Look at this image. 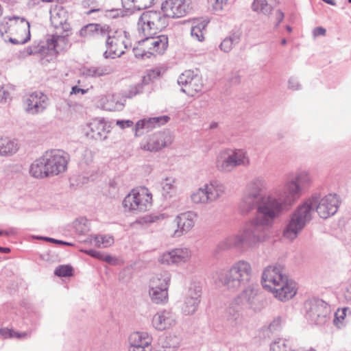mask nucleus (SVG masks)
<instances>
[{
  "label": "nucleus",
  "mask_w": 351,
  "mask_h": 351,
  "mask_svg": "<svg viewBox=\"0 0 351 351\" xmlns=\"http://www.w3.org/2000/svg\"><path fill=\"white\" fill-rule=\"evenodd\" d=\"M267 188L266 180L261 176L254 177L247 183L239 204V212L247 215L256 210V215L246 221L238 233L220 241L217 245L219 250L253 247L266 240L275 219L283 212L274 200L264 193Z\"/></svg>",
  "instance_id": "1"
},
{
  "label": "nucleus",
  "mask_w": 351,
  "mask_h": 351,
  "mask_svg": "<svg viewBox=\"0 0 351 351\" xmlns=\"http://www.w3.org/2000/svg\"><path fill=\"white\" fill-rule=\"evenodd\" d=\"M339 204L336 194L330 193L324 197L319 194L313 195L292 213L283 230L284 237L290 241L294 240L311 221L315 211L321 218L327 219L337 212Z\"/></svg>",
  "instance_id": "2"
},
{
  "label": "nucleus",
  "mask_w": 351,
  "mask_h": 351,
  "mask_svg": "<svg viewBox=\"0 0 351 351\" xmlns=\"http://www.w3.org/2000/svg\"><path fill=\"white\" fill-rule=\"evenodd\" d=\"M312 183V177L308 171H302L289 178L280 185L266 194L282 210L288 209Z\"/></svg>",
  "instance_id": "3"
},
{
  "label": "nucleus",
  "mask_w": 351,
  "mask_h": 351,
  "mask_svg": "<svg viewBox=\"0 0 351 351\" xmlns=\"http://www.w3.org/2000/svg\"><path fill=\"white\" fill-rule=\"evenodd\" d=\"M69 156L60 149H52L36 160L31 165L29 173L36 178L58 175L67 169Z\"/></svg>",
  "instance_id": "4"
},
{
  "label": "nucleus",
  "mask_w": 351,
  "mask_h": 351,
  "mask_svg": "<svg viewBox=\"0 0 351 351\" xmlns=\"http://www.w3.org/2000/svg\"><path fill=\"white\" fill-rule=\"evenodd\" d=\"M262 285L272 292L279 300L292 298L296 293L295 283L289 281L280 266H268L262 275Z\"/></svg>",
  "instance_id": "5"
},
{
  "label": "nucleus",
  "mask_w": 351,
  "mask_h": 351,
  "mask_svg": "<svg viewBox=\"0 0 351 351\" xmlns=\"http://www.w3.org/2000/svg\"><path fill=\"white\" fill-rule=\"evenodd\" d=\"M218 280L227 290L238 291L254 281L252 265L246 261H238L222 271L219 275Z\"/></svg>",
  "instance_id": "6"
},
{
  "label": "nucleus",
  "mask_w": 351,
  "mask_h": 351,
  "mask_svg": "<svg viewBox=\"0 0 351 351\" xmlns=\"http://www.w3.org/2000/svg\"><path fill=\"white\" fill-rule=\"evenodd\" d=\"M215 167L221 173H230L239 167L250 165L247 152L243 149H223L219 152L215 159Z\"/></svg>",
  "instance_id": "7"
},
{
  "label": "nucleus",
  "mask_w": 351,
  "mask_h": 351,
  "mask_svg": "<svg viewBox=\"0 0 351 351\" xmlns=\"http://www.w3.org/2000/svg\"><path fill=\"white\" fill-rule=\"evenodd\" d=\"M168 20L164 12L149 10L144 12L138 21L139 34L143 36H154L158 31L165 29Z\"/></svg>",
  "instance_id": "8"
},
{
  "label": "nucleus",
  "mask_w": 351,
  "mask_h": 351,
  "mask_svg": "<svg viewBox=\"0 0 351 351\" xmlns=\"http://www.w3.org/2000/svg\"><path fill=\"white\" fill-rule=\"evenodd\" d=\"M105 41L107 47V51L104 53L105 58H114L112 55L120 57L132 46L129 34L123 30L116 31L112 35L109 34Z\"/></svg>",
  "instance_id": "9"
},
{
  "label": "nucleus",
  "mask_w": 351,
  "mask_h": 351,
  "mask_svg": "<svg viewBox=\"0 0 351 351\" xmlns=\"http://www.w3.org/2000/svg\"><path fill=\"white\" fill-rule=\"evenodd\" d=\"M306 318L313 324L323 325L328 319L330 307L327 303L320 299L313 298L304 304Z\"/></svg>",
  "instance_id": "10"
},
{
  "label": "nucleus",
  "mask_w": 351,
  "mask_h": 351,
  "mask_svg": "<svg viewBox=\"0 0 351 351\" xmlns=\"http://www.w3.org/2000/svg\"><path fill=\"white\" fill-rule=\"evenodd\" d=\"M152 195L142 190L141 192L132 190L124 198L122 204L125 210L130 212L146 211L152 204Z\"/></svg>",
  "instance_id": "11"
},
{
  "label": "nucleus",
  "mask_w": 351,
  "mask_h": 351,
  "mask_svg": "<svg viewBox=\"0 0 351 351\" xmlns=\"http://www.w3.org/2000/svg\"><path fill=\"white\" fill-rule=\"evenodd\" d=\"M178 83L181 86V90L191 97L201 92L204 87L202 77L191 70L182 73L178 77Z\"/></svg>",
  "instance_id": "12"
},
{
  "label": "nucleus",
  "mask_w": 351,
  "mask_h": 351,
  "mask_svg": "<svg viewBox=\"0 0 351 351\" xmlns=\"http://www.w3.org/2000/svg\"><path fill=\"white\" fill-rule=\"evenodd\" d=\"M173 142V136L169 130H163L151 134L147 140L142 141V149L157 152L169 146Z\"/></svg>",
  "instance_id": "13"
},
{
  "label": "nucleus",
  "mask_w": 351,
  "mask_h": 351,
  "mask_svg": "<svg viewBox=\"0 0 351 351\" xmlns=\"http://www.w3.org/2000/svg\"><path fill=\"white\" fill-rule=\"evenodd\" d=\"M201 295V285L199 282L191 283L184 298L182 306V311L184 315H193L196 312L200 303Z\"/></svg>",
  "instance_id": "14"
},
{
  "label": "nucleus",
  "mask_w": 351,
  "mask_h": 351,
  "mask_svg": "<svg viewBox=\"0 0 351 351\" xmlns=\"http://www.w3.org/2000/svg\"><path fill=\"white\" fill-rule=\"evenodd\" d=\"M10 22H14L13 30L16 32L17 37L9 38V41L14 45H23L31 38L30 24L23 17L14 16L9 18Z\"/></svg>",
  "instance_id": "15"
},
{
  "label": "nucleus",
  "mask_w": 351,
  "mask_h": 351,
  "mask_svg": "<svg viewBox=\"0 0 351 351\" xmlns=\"http://www.w3.org/2000/svg\"><path fill=\"white\" fill-rule=\"evenodd\" d=\"M48 104L47 96L39 91L32 93L24 101L25 111L30 114L43 112Z\"/></svg>",
  "instance_id": "16"
},
{
  "label": "nucleus",
  "mask_w": 351,
  "mask_h": 351,
  "mask_svg": "<svg viewBox=\"0 0 351 351\" xmlns=\"http://www.w3.org/2000/svg\"><path fill=\"white\" fill-rule=\"evenodd\" d=\"M258 287L254 281L243 287L241 292L234 298V303L241 306L254 308L257 301Z\"/></svg>",
  "instance_id": "17"
},
{
  "label": "nucleus",
  "mask_w": 351,
  "mask_h": 351,
  "mask_svg": "<svg viewBox=\"0 0 351 351\" xmlns=\"http://www.w3.org/2000/svg\"><path fill=\"white\" fill-rule=\"evenodd\" d=\"M191 256V251L188 248H176L162 254L159 261L168 265L180 264L187 262Z\"/></svg>",
  "instance_id": "18"
},
{
  "label": "nucleus",
  "mask_w": 351,
  "mask_h": 351,
  "mask_svg": "<svg viewBox=\"0 0 351 351\" xmlns=\"http://www.w3.org/2000/svg\"><path fill=\"white\" fill-rule=\"evenodd\" d=\"M197 214L193 211L181 213L175 219L178 229L175 230L173 236L178 237L187 233L195 224Z\"/></svg>",
  "instance_id": "19"
},
{
  "label": "nucleus",
  "mask_w": 351,
  "mask_h": 351,
  "mask_svg": "<svg viewBox=\"0 0 351 351\" xmlns=\"http://www.w3.org/2000/svg\"><path fill=\"white\" fill-rule=\"evenodd\" d=\"M186 7L184 0H166L161 9L167 18H180L186 14Z\"/></svg>",
  "instance_id": "20"
},
{
  "label": "nucleus",
  "mask_w": 351,
  "mask_h": 351,
  "mask_svg": "<svg viewBox=\"0 0 351 351\" xmlns=\"http://www.w3.org/2000/svg\"><path fill=\"white\" fill-rule=\"evenodd\" d=\"M110 125L104 119L96 118L89 123V136L96 141H104L110 131Z\"/></svg>",
  "instance_id": "21"
},
{
  "label": "nucleus",
  "mask_w": 351,
  "mask_h": 351,
  "mask_svg": "<svg viewBox=\"0 0 351 351\" xmlns=\"http://www.w3.org/2000/svg\"><path fill=\"white\" fill-rule=\"evenodd\" d=\"M176 323V316L171 311L165 310L157 313L152 319L154 327L158 330L168 329Z\"/></svg>",
  "instance_id": "22"
},
{
  "label": "nucleus",
  "mask_w": 351,
  "mask_h": 351,
  "mask_svg": "<svg viewBox=\"0 0 351 351\" xmlns=\"http://www.w3.org/2000/svg\"><path fill=\"white\" fill-rule=\"evenodd\" d=\"M50 21L51 25L57 29H61L63 32H66L69 29V25L67 23L69 14L66 10L62 7H56L50 12Z\"/></svg>",
  "instance_id": "23"
},
{
  "label": "nucleus",
  "mask_w": 351,
  "mask_h": 351,
  "mask_svg": "<svg viewBox=\"0 0 351 351\" xmlns=\"http://www.w3.org/2000/svg\"><path fill=\"white\" fill-rule=\"evenodd\" d=\"M146 45L149 46V49L152 50V53L156 52L162 54L168 47V37L166 35H160L158 36H145L142 40Z\"/></svg>",
  "instance_id": "24"
},
{
  "label": "nucleus",
  "mask_w": 351,
  "mask_h": 351,
  "mask_svg": "<svg viewBox=\"0 0 351 351\" xmlns=\"http://www.w3.org/2000/svg\"><path fill=\"white\" fill-rule=\"evenodd\" d=\"M169 120V117L167 116L152 117L139 120L135 125V134L136 136L141 135V134H138L140 132L141 130H150L154 128L156 125L159 126L166 123Z\"/></svg>",
  "instance_id": "25"
},
{
  "label": "nucleus",
  "mask_w": 351,
  "mask_h": 351,
  "mask_svg": "<svg viewBox=\"0 0 351 351\" xmlns=\"http://www.w3.org/2000/svg\"><path fill=\"white\" fill-rule=\"evenodd\" d=\"M242 306L237 305L233 300L226 308L225 312V319L227 324L231 327H236L242 322L241 315V309Z\"/></svg>",
  "instance_id": "26"
},
{
  "label": "nucleus",
  "mask_w": 351,
  "mask_h": 351,
  "mask_svg": "<svg viewBox=\"0 0 351 351\" xmlns=\"http://www.w3.org/2000/svg\"><path fill=\"white\" fill-rule=\"evenodd\" d=\"M204 187L210 204L217 201L226 192V186L218 180H212L209 183L205 184Z\"/></svg>",
  "instance_id": "27"
},
{
  "label": "nucleus",
  "mask_w": 351,
  "mask_h": 351,
  "mask_svg": "<svg viewBox=\"0 0 351 351\" xmlns=\"http://www.w3.org/2000/svg\"><path fill=\"white\" fill-rule=\"evenodd\" d=\"M116 67L113 64L96 63L89 66V77H101L114 73Z\"/></svg>",
  "instance_id": "28"
},
{
  "label": "nucleus",
  "mask_w": 351,
  "mask_h": 351,
  "mask_svg": "<svg viewBox=\"0 0 351 351\" xmlns=\"http://www.w3.org/2000/svg\"><path fill=\"white\" fill-rule=\"evenodd\" d=\"M242 32L240 30L232 31L226 37L219 45L220 49L225 52H230L233 47L241 41Z\"/></svg>",
  "instance_id": "29"
},
{
  "label": "nucleus",
  "mask_w": 351,
  "mask_h": 351,
  "mask_svg": "<svg viewBox=\"0 0 351 351\" xmlns=\"http://www.w3.org/2000/svg\"><path fill=\"white\" fill-rule=\"evenodd\" d=\"M171 278V274L168 271H162L156 274L150 279L149 287L165 288V289L168 290Z\"/></svg>",
  "instance_id": "30"
},
{
  "label": "nucleus",
  "mask_w": 351,
  "mask_h": 351,
  "mask_svg": "<svg viewBox=\"0 0 351 351\" xmlns=\"http://www.w3.org/2000/svg\"><path fill=\"white\" fill-rule=\"evenodd\" d=\"M109 27L99 23H89V38L92 40H106L109 34Z\"/></svg>",
  "instance_id": "31"
},
{
  "label": "nucleus",
  "mask_w": 351,
  "mask_h": 351,
  "mask_svg": "<svg viewBox=\"0 0 351 351\" xmlns=\"http://www.w3.org/2000/svg\"><path fill=\"white\" fill-rule=\"evenodd\" d=\"M68 32L69 30L63 32L62 34H58L56 32V34L52 36L51 39L47 40L48 47L56 51L63 50L69 41L67 38L69 36Z\"/></svg>",
  "instance_id": "32"
},
{
  "label": "nucleus",
  "mask_w": 351,
  "mask_h": 351,
  "mask_svg": "<svg viewBox=\"0 0 351 351\" xmlns=\"http://www.w3.org/2000/svg\"><path fill=\"white\" fill-rule=\"evenodd\" d=\"M152 338L146 332H134L129 337L130 345L151 348Z\"/></svg>",
  "instance_id": "33"
},
{
  "label": "nucleus",
  "mask_w": 351,
  "mask_h": 351,
  "mask_svg": "<svg viewBox=\"0 0 351 351\" xmlns=\"http://www.w3.org/2000/svg\"><path fill=\"white\" fill-rule=\"evenodd\" d=\"M151 300L157 304H165L168 301V290L161 288L149 287Z\"/></svg>",
  "instance_id": "34"
},
{
  "label": "nucleus",
  "mask_w": 351,
  "mask_h": 351,
  "mask_svg": "<svg viewBox=\"0 0 351 351\" xmlns=\"http://www.w3.org/2000/svg\"><path fill=\"white\" fill-rule=\"evenodd\" d=\"M89 240L90 243L99 248H106L114 244V239L112 235L110 234H95L90 236Z\"/></svg>",
  "instance_id": "35"
},
{
  "label": "nucleus",
  "mask_w": 351,
  "mask_h": 351,
  "mask_svg": "<svg viewBox=\"0 0 351 351\" xmlns=\"http://www.w3.org/2000/svg\"><path fill=\"white\" fill-rule=\"evenodd\" d=\"M276 5V0H254L252 8L254 11L269 14Z\"/></svg>",
  "instance_id": "36"
},
{
  "label": "nucleus",
  "mask_w": 351,
  "mask_h": 351,
  "mask_svg": "<svg viewBox=\"0 0 351 351\" xmlns=\"http://www.w3.org/2000/svg\"><path fill=\"white\" fill-rule=\"evenodd\" d=\"M101 108L108 111H119L123 109V104L115 99L114 96H108L101 99Z\"/></svg>",
  "instance_id": "37"
},
{
  "label": "nucleus",
  "mask_w": 351,
  "mask_h": 351,
  "mask_svg": "<svg viewBox=\"0 0 351 351\" xmlns=\"http://www.w3.org/2000/svg\"><path fill=\"white\" fill-rule=\"evenodd\" d=\"M18 149L17 144L8 138H0V155L14 154Z\"/></svg>",
  "instance_id": "38"
},
{
  "label": "nucleus",
  "mask_w": 351,
  "mask_h": 351,
  "mask_svg": "<svg viewBox=\"0 0 351 351\" xmlns=\"http://www.w3.org/2000/svg\"><path fill=\"white\" fill-rule=\"evenodd\" d=\"M191 199L193 203L196 204L205 205L210 204L204 185L191 194Z\"/></svg>",
  "instance_id": "39"
},
{
  "label": "nucleus",
  "mask_w": 351,
  "mask_h": 351,
  "mask_svg": "<svg viewBox=\"0 0 351 351\" xmlns=\"http://www.w3.org/2000/svg\"><path fill=\"white\" fill-rule=\"evenodd\" d=\"M208 22L202 21L193 25L191 29V35L198 41L204 40V30L207 26Z\"/></svg>",
  "instance_id": "40"
},
{
  "label": "nucleus",
  "mask_w": 351,
  "mask_h": 351,
  "mask_svg": "<svg viewBox=\"0 0 351 351\" xmlns=\"http://www.w3.org/2000/svg\"><path fill=\"white\" fill-rule=\"evenodd\" d=\"M175 182L176 179L173 177H167L161 182L163 195L167 196L175 191Z\"/></svg>",
  "instance_id": "41"
},
{
  "label": "nucleus",
  "mask_w": 351,
  "mask_h": 351,
  "mask_svg": "<svg viewBox=\"0 0 351 351\" xmlns=\"http://www.w3.org/2000/svg\"><path fill=\"white\" fill-rule=\"evenodd\" d=\"M289 346L290 344L288 340L278 339L271 343L270 351H288Z\"/></svg>",
  "instance_id": "42"
},
{
  "label": "nucleus",
  "mask_w": 351,
  "mask_h": 351,
  "mask_svg": "<svg viewBox=\"0 0 351 351\" xmlns=\"http://www.w3.org/2000/svg\"><path fill=\"white\" fill-rule=\"evenodd\" d=\"M73 274V267L69 265H59L54 271V274L58 277H69L72 276Z\"/></svg>",
  "instance_id": "43"
},
{
  "label": "nucleus",
  "mask_w": 351,
  "mask_h": 351,
  "mask_svg": "<svg viewBox=\"0 0 351 351\" xmlns=\"http://www.w3.org/2000/svg\"><path fill=\"white\" fill-rule=\"evenodd\" d=\"M342 295L343 300L351 304V280H348L342 289Z\"/></svg>",
  "instance_id": "44"
},
{
  "label": "nucleus",
  "mask_w": 351,
  "mask_h": 351,
  "mask_svg": "<svg viewBox=\"0 0 351 351\" xmlns=\"http://www.w3.org/2000/svg\"><path fill=\"white\" fill-rule=\"evenodd\" d=\"M14 22H10L9 20H3L0 23V34L3 36L4 34L8 33L9 31L13 30Z\"/></svg>",
  "instance_id": "45"
},
{
  "label": "nucleus",
  "mask_w": 351,
  "mask_h": 351,
  "mask_svg": "<svg viewBox=\"0 0 351 351\" xmlns=\"http://www.w3.org/2000/svg\"><path fill=\"white\" fill-rule=\"evenodd\" d=\"M143 91V86L141 84H136L134 86H131L128 90V93H125V96L127 98H132L138 94H140Z\"/></svg>",
  "instance_id": "46"
},
{
  "label": "nucleus",
  "mask_w": 351,
  "mask_h": 351,
  "mask_svg": "<svg viewBox=\"0 0 351 351\" xmlns=\"http://www.w3.org/2000/svg\"><path fill=\"white\" fill-rule=\"evenodd\" d=\"M87 221L86 219H82L81 221L77 224L75 223V228L77 231L81 232L82 234H86V232L88 231L86 226V223Z\"/></svg>",
  "instance_id": "47"
},
{
  "label": "nucleus",
  "mask_w": 351,
  "mask_h": 351,
  "mask_svg": "<svg viewBox=\"0 0 351 351\" xmlns=\"http://www.w3.org/2000/svg\"><path fill=\"white\" fill-rule=\"evenodd\" d=\"M10 97V93L3 86H0V103L6 102Z\"/></svg>",
  "instance_id": "48"
},
{
  "label": "nucleus",
  "mask_w": 351,
  "mask_h": 351,
  "mask_svg": "<svg viewBox=\"0 0 351 351\" xmlns=\"http://www.w3.org/2000/svg\"><path fill=\"white\" fill-rule=\"evenodd\" d=\"M288 84L289 88L293 90H299L301 88V85L300 84L298 80L293 77L289 78Z\"/></svg>",
  "instance_id": "49"
},
{
  "label": "nucleus",
  "mask_w": 351,
  "mask_h": 351,
  "mask_svg": "<svg viewBox=\"0 0 351 351\" xmlns=\"http://www.w3.org/2000/svg\"><path fill=\"white\" fill-rule=\"evenodd\" d=\"M348 310V308H344L341 311L339 310L335 315L334 322L336 323L337 321L341 322L343 319H344L346 311Z\"/></svg>",
  "instance_id": "50"
},
{
  "label": "nucleus",
  "mask_w": 351,
  "mask_h": 351,
  "mask_svg": "<svg viewBox=\"0 0 351 351\" xmlns=\"http://www.w3.org/2000/svg\"><path fill=\"white\" fill-rule=\"evenodd\" d=\"M116 124L121 129L132 127L134 124L131 120H117Z\"/></svg>",
  "instance_id": "51"
},
{
  "label": "nucleus",
  "mask_w": 351,
  "mask_h": 351,
  "mask_svg": "<svg viewBox=\"0 0 351 351\" xmlns=\"http://www.w3.org/2000/svg\"><path fill=\"white\" fill-rule=\"evenodd\" d=\"M0 335L3 338H12L14 337V331L8 328H3L0 329Z\"/></svg>",
  "instance_id": "52"
},
{
  "label": "nucleus",
  "mask_w": 351,
  "mask_h": 351,
  "mask_svg": "<svg viewBox=\"0 0 351 351\" xmlns=\"http://www.w3.org/2000/svg\"><path fill=\"white\" fill-rule=\"evenodd\" d=\"M104 256H105V254L101 252L97 251L95 250H89V256H92L98 260L103 261Z\"/></svg>",
  "instance_id": "53"
},
{
  "label": "nucleus",
  "mask_w": 351,
  "mask_h": 351,
  "mask_svg": "<svg viewBox=\"0 0 351 351\" xmlns=\"http://www.w3.org/2000/svg\"><path fill=\"white\" fill-rule=\"evenodd\" d=\"M282 323V318L280 317H278L274 319V321L270 324L269 328L270 330H275L278 328V326H280Z\"/></svg>",
  "instance_id": "54"
},
{
  "label": "nucleus",
  "mask_w": 351,
  "mask_h": 351,
  "mask_svg": "<svg viewBox=\"0 0 351 351\" xmlns=\"http://www.w3.org/2000/svg\"><path fill=\"white\" fill-rule=\"evenodd\" d=\"M160 219H163L162 215H147L143 218L146 223H154Z\"/></svg>",
  "instance_id": "55"
},
{
  "label": "nucleus",
  "mask_w": 351,
  "mask_h": 351,
  "mask_svg": "<svg viewBox=\"0 0 351 351\" xmlns=\"http://www.w3.org/2000/svg\"><path fill=\"white\" fill-rule=\"evenodd\" d=\"M103 261H105L106 263H107L110 265H114L117 263L118 260L117 258L113 257L110 254H105V256H104Z\"/></svg>",
  "instance_id": "56"
},
{
  "label": "nucleus",
  "mask_w": 351,
  "mask_h": 351,
  "mask_svg": "<svg viewBox=\"0 0 351 351\" xmlns=\"http://www.w3.org/2000/svg\"><path fill=\"white\" fill-rule=\"evenodd\" d=\"M152 348H145L143 346L130 345L129 351H151Z\"/></svg>",
  "instance_id": "57"
},
{
  "label": "nucleus",
  "mask_w": 351,
  "mask_h": 351,
  "mask_svg": "<svg viewBox=\"0 0 351 351\" xmlns=\"http://www.w3.org/2000/svg\"><path fill=\"white\" fill-rule=\"evenodd\" d=\"M326 30L322 27H317L313 29V34L314 36H324Z\"/></svg>",
  "instance_id": "58"
},
{
  "label": "nucleus",
  "mask_w": 351,
  "mask_h": 351,
  "mask_svg": "<svg viewBox=\"0 0 351 351\" xmlns=\"http://www.w3.org/2000/svg\"><path fill=\"white\" fill-rule=\"evenodd\" d=\"M95 12L99 14V16H104V10L102 8L95 7L90 8V6L89 5V15L93 14Z\"/></svg>",
  "instance_id": "59"
},
{
  "label": "nucleus",
  "mask_w": 351,
  "mask_h": 351,
  "mask_svg": "<svg viewBox=\"0 0 351 351\" xmlns=\"http://www.w3.org/2000/svg\"><path fill=\"white\" fill-rule=\"evenodd\" d=\"M40 51V48L38 46H30L26 49V52L28 55H33L38 53Z\"/></svg>",
  "instance_id": "60"
},
{
  "label": "nucleus",
  "mask_w": 351,
  "mask_h": 351,
  "mask_svg": "<svg viewBox=\"0 0 351 351\" xmlns=\"http://www.w3.org/2000/svg\"><path fill=\"white\" fill-rule=\"evenodd\" d=\"M275 17H276V19L277 21V23H276V26L277 27L282 21V20L284 19V13L281 10H278L276 12Z\"/></svg>",
  "instance_id": "61"
},
{
  "label": "nucleus",
  "mask_w": 351,
  "mask_h": 351,
  "mask_svg": "<svg viewBox=\"0 0 351 351\" xmlns=\"http://www.w3.org/2000/svg\"><path fill=\"white\" fill-rule=\"evenodd\" d=\"M86 92H87V90L80 88L77 86H74L72 87V89L71 91V95H73V94L77 95L78 93H81L82 95H84Z\"/></svg>",
  "instance_id": "62"
},
{
  "label": "nucleus",
  "mask_w": 351,
  "mask_h": 351,
  "mask_svg": "<svg viewBox=\"0 0 351 351\" xmlns=\"http://www.w3.org/2000/svg\"><path fill=\"white\" fill-rule=\"evenodd\" d=\"M228 0H215V8L216 10H221L223 5L227 3Z\"/></svg>",
  "instance_id": "63"
},
{
  "label": "nucleus",
  "mask_w": 351,
  "mask_h": 351,
  "mask_svg": "<svg viewBox=\"0 0 351 351\" xmlns=\"http://www.w3.org/2000/svg\"><path fill=\"white\" fill-rule=\"evenodd\" d=\"M29 336V335L28 332H14L13 337H15L17 339H21V338H27Z\"/></svg>",
  "instance_id": "64"
}]
</instances>
